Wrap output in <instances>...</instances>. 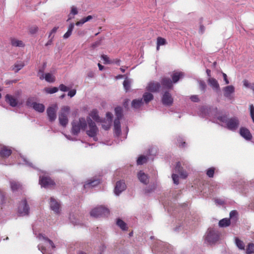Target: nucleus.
Returning a JSON list of instances; mask_svg holds the SVG:
<instances>
[{
  "label": "nucleus",
  "instance_id": "nucleus-1",
  "mask_svg": "<svg viewBox=\"0 0 254 254\" xmlns=\"http://www.w3.org/2000/svg\"><path fill=\"white\" fill-rule=\"evenodd\" d=\"M87 120L84 118H80L78 120L72 122V133L74 135L78 134L81 130H85L87 127Z\"/></svg>",
  "mask_w": 254,
  "mask_h": 254
},
{
  "label": "nucleus",
  "instance_id": "nucleus-2",
  "mask_svg": "<svg viewBox=\"0 0 254 254\" xmlns=\"http://www.w3.org/2000/svg\"><path fill=\"white\" fill-rule=\"evenodd\" d=\"M170 246L161 241H157L152 248V251L154 254H160L164 252L168 253Z\"/></svg>",
  "mask_w": 254,
  "mask_h": 254
},
{
  "label": "nucleus",
  "instance_id": "nucleus-3",
  "mask_svg": "<svg viewBox=\"0 0 254 254\" xmlns=\"http://www.w3.org/2000/svg\"><path fill=\"white\" fill-rule=\"evenodd\" d=\"M219 233L217 230L208 229L205 235V241L209 244H212L218 241Z\"/></svg>",
  "mask_w": 254,
  "mask_h": 254
},
{
  "label": "nucleus",
  "instance_id": "nucleus-4",
  "mask_svg": "<svg viewBox=\"0 0 254 254\" xmlns=\"http://www.w3.org/2000/svg\"><path fill=\"white\" fill-rule=\"evenodd\" d=\"M110 211L108 208L103 206H98L93 209L90 212L91 216L95 217L99 216H107L109 214Z\"/></svg>",
  "mask_w": 254,
  "mask_h": 254
},
{
  "label": "nucleus",
  "instance_id": "nucleus-5",
  "mask_svg": "<svg viewBox=\"0 0 254 254\" xmlns=\"http://www.w3.org/2000/svg\"><path fill=\"white\" fill-rule=\"evenodd\" d=\"M87 122L88 129L86 130V134L90 137L95 138L98 132L96 124L89 117L87 118Z\"/></svg>",
  "mask_w": 254,
  "mask_h": 254
},
{
  "label": "nucleus",
  "instance_id": "nucleus-6",
  "mask_svg": "<svg viewBox=\"0 0 254 254\" xmlns=\"http://www.w3.org/2000/svg\"><path fill=\"white\" fill-rule=\"evenodd\" d=\"M70 110L68 106L63 107L59 115L60 124L63 127H65L68 123L67 115Z\"/></svg>",
  "mask_w": 254,
  "mask_h": 254
},
{
  "label": "nucleus",
  "instance_id": "nucleus-7",
  "mask_svg": "<svg viewBox=\"0 0 254 254\" xmlns=\"http://www.w3.org/2000/svg\"><path fill=\"white\" fill-rule=\"evenodd\" d=\"M29 206L26 199H23L18 206V213L20 216L28 215L29 213Z\"/></svg>",
  "mask_w": 254,
  "mask_h": 254
},
{
  "label": "nucleus",
  "instance_id": "nucleus-8",
  "mask_svg": "<svg viewBox=\"0 0 254 254\" xmlns=\"http://www.w3.org/2000/svg\"><path fill=\"white\" fill-rule=\"evenodd\" d=\"M240 122L237 117L228 118L226 121L227 127L231 130H236L239 127Z\"/></svg>",
  "mask_w": 254,
  "mask_h": 254
},
{
  "label": "nucleus",
  "instance_id": "nucleus-9",
  "mask_svg": "<svg viewBox=\"0 0 254 254\" xmlns=\"http://www.w3.org/2000/svg\"><path fill=\"white\" fill-rule=\"evenodd\" d=\"M51 209L55 213L59 214L61 210V203L54 197H51L49 202Z\"/></svg>",
  "mask_w": 254,
  "mask_h": 254
},
{
  "label": "nucleus",
  "instance_id": "nucleus-10",
  "mask_svg": "<svg viewBox=\"0 0 254 254\" xmlns=\"http://www.w3.org/2000/svg\"><path fill=\"white\" fill-rule=\"evenodd\" d=\"M39 184L42 187L48 188L54 185V181L48 177H39Z\"/></svg>",
  "mask_w": 254,
  "mask_h": 254
},
{
  "label": "nucleus",
  "instance_id": "nucleus-11",
  "mask_svg": "<svg viewBox=\"0 0 254 254\" xmlns=\"http://www.w3.org/2000/svg\"><path fill=\"white\" fill-rule=\"evenodd\" d=\"M26 104L28 106L32 107L35 111L40 113H43L45 110V106L43 104L36 102L31 103L30 99L27 101Z\"/></svg>",
  "mask_w": 254,
  "mask_h": 254
},
{
  "label": "nucleus",
  "instance_id": "nucleus-12",
  "mask_svg": "<svg viewBox=\"0 0 254 254\" xmlns=\"http://www.w3.org/2000/svg\"><path fill=\"white\" fill-rule=\"evenodd\" d=\"M126 185L124 181H119L116 183V185L114 190L115 194L116 195H119L122 192L126 189Z\"/></svg>",
  "mask_w": 254,
  "mask_h": 254
},
{
  "label": "nucleus",
  "instance_id": "nucleus-13",
  "mask_svg": "<svg viewBox=\"0 0 254 254\" xmlns=\"http://www.w3.org/2000/svg\"><path fill=\"white\" fill-rule=\"evenodd\" d=\"M162 103L166 106H171L173 103V98L171 94L166 91L163 95L162 97Z\"/></svg>",
  "mask_w": 254,
  "mask_h": 254
},
{
  "label": "nucleus",
  "instance_id": "nucleus-14",
  "mask_svg": "<svg viewBox=\"0 0 254 254\" xmlns=\"http://www.w3.org/2000/svg\"><path fill=\"white\" fill-rule=\"evenodd\" d=\"M100 183L99 179L92 178L88 180L83 185L84 189H88L97 186Z\"/></svg>",
  "mask_w": 254,
  "mask_h": 254
},
{
  "label": "nucleus",
  "instance_id": "nucleus-15",
  "mask_svg": "<svg viewBox=\"0 0 254 254\" xmlns=\"http://www.w3.org/2000/svg\"><path fill=\"white\" fill-rule=\"evenodd\" d=\"M174 171L175 173H178L183 179H186L188 176L187 172L183 170L179 162L176 163Z\"/></svg>",
  "mask_w": 254,
  "mask_h": 254
},
{
  "label": "nucleus",
  "instance_id": "nucleus-16",
  "mask_svg": "<svg viewBox=\"0 0 254 254\" xmlns=\"http://www.w3.org/2000/svg\"><path fill=\"white\" fill-rule=\"evenodd\" d=\"M5 100L6 103L12 107H15L18 105V102L17 99L12 95L6 94L5 97Z\"/></svg>",
  "mask_w": 254,
  "mask_h": 254
},
{
  "label": "nucleus",
  "instance_id": "nucleus-17",
  "mask_svg": "<svg viewBox=\"0 0 254 254\" xmlns=\"http://www.w3.org/2000/svg\"><path fill=\"white\" fill-rule=\"evenodd\" d=\"M160 87L161 85L159 82L153 81L148 83L146 89L149 91L155 92H158Z\"/></svg>",
  "mask_w": 254,
  "mask_h": 254
},
{
  "label": "nucleus",
  "instance_id": "nucleus-18",
  "mask_svg": "<svg viewBox=\"0 0 254 254\" xmlns=\"http://www.w3.org/2000/svg\"><path fill=\"white\" fill-rule=\"evenodd\" d=\"M56 106L50 107L47 110V115L50 122H53L56 119Z\"/></svg>",
  "mask_w": 254,
  "mask_h": 254
},
{
  "label": "nucleus",
  "instance_id": "nucleus-19",
  "mask_svg": "<svg viewBox=\"0 0 254 254\" xmlns=\"http://www.w3.org/2000/svg\"><path fill=\"white\" fill-rule=\"evenodd\" d=\"M224 95L225 97L232 99L233 97L231 94L235 92V87L233 85H229L225 87L223 89Z\"/></svg>",
  "mask_w": 254,
  "mask_h": 254
},
{
  "label": "nucleus",
  "instance_id": "nucleus-20",
  "mask_svg": "<svg viewBox=\"0 0 254 254\" xmlns=\"http://www.w3.org/2000/svg\"><path fill=\"white\" fill-rule=\"evenodd\" d=\"M163 88L166 89H171L173 87L172 80L168 77H164L161 80Z\"/></svg>",
  "mask_w": 254,
  "mask_h": 254
},
{
  "label": "nucleus",
  "instance_id": "nucleus-21",
  "mask_svg": "<svg viewBox=\"0 0 254 254\" xmlns=\"http://www.w3.org/2000/svg\"><path fill=\"white\" fill-rule=\"evenodd\" d=\"M12 153L11 149L5 146H1L0 148V156L1 157H8Z\"/></svg>",
  "mask_w": 254,
  "mask_h": 254
},
{
  "label": "nucleus",
  "instance_id": "nucleus-22",
  "mask_svg": "<svg viewBox=\"0 0 254 254\" xmlns=\"http://www.w3.org/2000/svg\"><path fill=\"white\" fill-rule=\"evenodd\" d=\"M240 133L242 136L248 140H250L252 138V135L250 131L246 127H241L240 129Z\"/></svg>",
  "mask_w": 254,
  "mask_h": 254
},
{
  "label": "nucleus",
  "instance_id": "nucleus-23",
  "mask_svg": "<svg viewBox=\"0 0 254 254\" xmlns=\"http://www.w3.org/2000/svg\"><path fill=\"white\" fill-rule=\"evenodd\" d=\"M137 177L140 182L144 184H147L149 183L148 176L142 171H140L137 174Z\"/></svg>",
  "mask_w": 254,
  "mask_h": 254
},
{
  "label": "nucleus",
  "instance_id": "nucleus-24",
  "mask_svg": "<svg viewBox=\"0 0 254 254\" xmlns=\"http://www.w3.org/2000/svg\"><path fill=\"white\" fill-rule=\"evenodd\" d=\"M114 123L115 133L117 136H119L121 132L120 120L115 119Z\"/></svg>",
  "mask_w": 254,
  "mask_h": 254
},
{
  "label": "nucleus",
  "instance_id": "nucleus-25",
  "mask_svg": "<svg viewBox=\"0 0 254 254\" xmlns=\"http://www.w3.org/2000/svg\"><path fill=\"white\" fill-rule=\"evenodd\" d=\"M208 83L215 90H219L220 89L219 85L216 80V79L214 78H210L208 79Z\"/></svg>",
  "mask_w": 254,
  "mask_h": 254
},
{
  "label": "nucleus",
  "instance_id": "nucleus-26",
  "mask_svg": "<svg viewBox=\"0 0 254 254\" xmlns=\"http://www.w3.org/2000/svg\"><path fill=\"white\" fill-rule=\"evenodd\" d=\"M183 76V74L181 72H174L173 74L171 75V77L172 78V82L174 83L177 82L179 79L182 77Z\"/></svg>",
  "mask_w": 254,
  "mask_h": 254
},
{
  "label": "nucleus",
  "instance_id": "nucleus-27",
  "mask_svg": "<svg viewBox=\"0 0 254 254\" xmlns=\"http://www.w3.org/2000/svg\"><path fill=\"white\" fill-rule=\"evenodd\" d=\"M10 187L13 191L18 190L21 188V185L20 183L16 181L12 180L10 181Z\"/></svg>",
  "mask_w": 254,
  "mask_h": 254
},
{
  "label": "nucleus",
  "instance_id": "nucleus-28",
  "mask_svg": "<svg viewBox=\"0 0 254 254\" xmlns=\"http://www.w3.org/2000/svg\"><path fill=\"white\" fill-rule=\"evenodd\" d=\"M10 41L11 44L12 46L19 47H24L25 46V44L21 40H19L15 38H11Z\"/></svg>",
  "mask_w": 254,
  "mask_h": 254
},
{
  "label": "nucleus",
  "instance_id": "nucleus-29",
  "mask_svg": "<svg viewBox=\"0 0 254 254\" xmlns=\"http://www.w3.org/2000/svg\"><path fill=\"white\" fill-rule=\"evenodd\" d=\"M167 44L166 40L161 37H158L157 38V50L158 51L160 46L165 45Z\"/></svg>",
  "mask_w": 254,
  "mask_h": 254
},
{
  "label": "nucleus",
  "instance_id": "nucleus-30",
  "mask_svg": "<svg viewBox=\"0 0 254 254\" xmlns=\"http://www.w3.org/2000/svg\"><path fill=\"white\" fill-rule=\"evenodd\" d=\"M143 104L142 99H134L131 102V106L134 109H138Z\"/></svg>",
  "mask_w": 254,
  "mask_h": 254
},
{
  "label": "nucleus",
  "instance_id": "nucleus-31",
  "mask_svg": "<svg viewBox=\"0 0 254 254\" xmlns=\"http://www.w3.org/2000/svg\"><path fill=\"white\" fill-rule=\"evenodd\" d=\"M230 219L229 218H223L219 221V226L221 227H228L230 225Z\"/></svg>",
  "mask_w": 254,
  "mask_h": 254
},
{
  "label": "nucleus",
  "instance_id": "nucleus-32",
  "mask_svg": "<svg viewBox=\"0 0 254 254\" xmlns=\"http://www.w3.org/2000/svg\"><path fill=\"white\" fill-rule=\"evenodd\" d=\"M116 118L115 119L121 120L123 117V109L121 107H117L115 109Z\"/></svg>",
  "mask_w": 254,
  "mask_h": 254
},
{
  "label": "nucleus",
  "instance_id": "nucleus-33",
  "mask_svg": "<svg viewBox=\"0 0 254 254\" xmlns=\"http://www.w3.org/2000/svg\"><path fill=\"white\" fill-rule=\"evenodd\" d=\"M144 101L148 103L153 99V95L150 93L145 92L143 95Z\"/></svg>",
  "mask_w": 254,
  "mask_h": 254
},
{
  "label": "nucleus",
  "instance_id": "nucleus-34",
  "mask_svg": "<svg viewBox=\"0 0 254 254\" xmlns=\"http://www.w3.org/2000/svg\"><path fill=\"white\" fill-rule=\"evenodd\" d=\"M74 24L71 23L68 28L67 31L64 34L63 37L64 39H67L71 35L72 31L74 28Z\"/></svg>",
  "mask_w": 254,
  "mask_h": 254
},
{
  "label": "nucleus",
  "instance_id": "nucleus-35",
  "mask_svg": "<svg viewBox=\"0 0 254 254\" xmlns=\"http://www.w3.org/2000/svg\"><path fill=\"white\" fill-rule=\"evenodd\" d=\"M238 213L236 210H232L230 212V219L235 222L238 219Z\"/></svg>",
  "mask_w": 254,
  "mask_h": 254
},
{
  "label": "nucleus",
  "instance_id": "nucleus-36",
  "mask_svg": "<svg viewBox=\"0 0 254 254\" xmlns=\"http://www.w3.org/2000/svg\"><path fill=\"white\" fill-rule=\"evenodd\" d=\"M117 225L123 230H126L127 229L126 223L121 219H117Z\"/></svg>",
  "mask_w": 254,
  "mask_h": 254
},
{
  "label": "nucleus",
  "instance_id": "nucleus-37",
  "mask_svg": "<svg viewBox=\"0 0 254 254\" xmlns=\"http://www.w3.org/2000/svg\"><path fill=\"white\" fill-rule=\"evenodd\" d=\"M92 16L91 15H88L87 17H83L82 19H81L80 21H77L75 25L77 26H79L80 25L83 24L84 23L89 21L90 20L92 19Z\"/></svg>",
  "mask_w": 254,
  "mask_h": 254
},
{
  "label": "nucleus",
  "instance_id": "nucleus-38",
  "mask_svg": "<svg viewBox=\"0 0 254 254\" xmlns=\"http://www.w3.org/2000/svg\"><path fill=\"white\" fill-rule=\"evenodd\" d=\"M44 91L48 94H53L56 93L59 90V88L56 87L52 88L46 87L44 88Z\"/></svg>",
  "mask_w": 254,
  "mask_h": 254
},
{
  "label": "nucleus",
  "instance_id": "nucleus-39",
  "mask_svg": "<svg viewBox=\"0 0 254 254\" xmlns=\"http://www.w3.org/2000/svg\"><path fill=\"white\" fill-rule=\"evenodd\" d=\"M90 117L95 121H98L99 120L98 111L97 110H93L90 113Z\"/></svg>",
  "mask_w": 254,
  "mask_h": 254
},
{
  "label": "nucleus",
  "instance_id": "nucleus-40",
  "mask_svg": "<svg viewBox=\"0 0 254 254\" xmlns=\"http://www.w3.org/2000/svg\"><path fill=\"white\" fill-rule=\"evenodd\" d=\"M131 81L127 79H126L123 82L124 87L126 92H127L130 88Z\"/></svg>",
  "mask_w": 254,
  "mask_h": 254
},
{
  "label": "nucleus",
  "instance_id": "nucleus-41",
  "mask_svg": "<svg viewBox=\"0 0 254 254\" xmlns=\"http://www.w3.org/2000/svg\"><path fill=\"white\" fill-rule=\"evenodd\" d=\"M45 79L49 82H54L55 81V77L50 73L45 74Z\"/></svg>",
  "mask_w": 254,
  "mask_h": 254
},
{
  "label": "nucleus",
  "instance_id": "nucleus-42",
  "mask_svg": "<svg viewBox=\"0 0 254 254\" xmlns=\"http://www.w3.org/2000/svg\"><path fill=\"white\" fill-rule=\"evenodd\" d=\"M247 254H251L254 253V244L250 243L246 249Z\"/></svg>",
  "mask_w": 254,
  "mask_h": 254
},
{
  "label": "nucleus",
  "instance_id": "nucleus-43",
  "mask_svg": "<svg viewBox=\"0 0 254 254\" xmlns=\"http://www.w3.org/2000/svg\"><path fill=\"white\" fill-rule=\"evenodd\" d=\"M235 243L237 246L241 250H244L245 245L243 241L238 238L235 239Z\"/></svg>",
  "mask_w": 254,
  "mask_h": 254
},
{
  "label": "nucleus",
  "instance_id": "nucleus-44",
  "mask_svg": "<svg viewBox=\"0 0 254 254\" xmlns=\"http://www.w3.org/2000/svg\"><path fill=\"white\" fill-rule=\"evenodd\" d=\"M178 143L177 145L179 147H185L186 146V142L184 141V140L182 138H179L177 139Z\"/></svg>",
  "mask_w": 254,
  "mask_h": 254
},
{
  "label": "nucleus",
  "instance_id": "nucleus-45",
  "mask_svg": "<svg viewBox=\"0 0 254 254\" xmlns=\"http://www.w3.org/2000/svg\"><path fill=\"white\" fill-rule=\"evenodd\" d=\"M215 169L214 168H210L206 171V175L210 178H212L214 176Z\"/></svg>",
  "mask_w": 254,
  "mask_h": 254
},
{
  "label": "nucleus",
  "instance_id": "nucleus-46",
  "mask_svg": "<svg viewBox=\"0 0 254 254\" xmlns=\"http://www.w3.org/2000/svg\"><path fill=\"white\" fill-rule=\"evenodd\" d=\"M101 58L104 61V64H110L112 63V62L110 60L109 58L106 55H104V54L102 55Z\"/></svg>",
  "mask_w": 254,
  "mask_h": 254
},
{
  "label": "nucleus",
  "instance_id": "nucleus-47",
  "mask_svg": "<svg viewBox=\"0 0 254 254\" xmlns=\"http://www.w3.org/2000/svg\"><path fill=\"white\" fill-rule=\"evenodd\" d=\"M172 179H173L174 183L176 185H178L179 183V179L178 175L177 174H175V173H173L172 174Z\"/></svg>",
  "mask_w": 254,
  "mask_h": 254
},
{
  "label": "nucleus",
  "instance_id": "nucleus-48",
  "mask_svg": "<svg viewBox=\"0 0 254 254\" xmlns=\"http://www.w3.org/2000/svg\"><path fill=\"white\" fill-rule=\"evenodd\" d=\"M198 83H199V86L200 89L202 91H204L206 89V85L205 82L202 80H200L198 82Z\"/></svg>",
  "mask_w": 254,
  "mask_h": 254
},
{
  "label": "nucleus",
  "instance_id": "nucleus-49",
  "mask_svg": "<svg viewBox=\"0 0 254 254\" xmlns=\"http://www.w3.org/2000/svg\"><path fill=\"white\" fill-rule=\"evenodd\" d=\"M24 66L23 64H14V67L13 69L15 70V72H17L19 70H20Z\"/></svg>",
  "mask_w": 254,
  "mask_h": 254
},
{
  "label": "nucleus",
  "instance_id": "nucleus-50",
  "mask_svg": "<svg viewBox=\"0 0 254 254\" xmlns=\"http://www.w3.org/2000/svg\"><path fill=\"white\" fill-rule=\"evenodd\" d=\"M38 30V27L36 25L31 26L29 28V32L32 34H35Z\"/></svg>",
  "mask_w": 254,
  "mask_h": 254
},
{
  "label": "nucleus",
  "instance_id": "nucleus-51",
  "mask_svg": "<svg viewBox=\"0 0 254 254\" xmlns=\"http://www.w3.org/2000/svg\"><path fill=\"white\" fill-rule=\"evenodd\" d=\"M5 202V195L2 191L0 190V204H3Z\"/></svg>",
  "mask_w": 254,
  "mask_h": 254
},
{
  "label": "nucleus",
  "instance_id": "nucleus-52",
  "mask_svg": "<svg viewBox=\"0 0 254 254\" xmlns=\"http://www.w3.org/2000/svg\"><path fill=\"white\" fill-rule=\"evenodd\" d=\"M157 152L156 149L154 147H150L148 150L147 154L150 155H155Z\"/></svg>",
  "mask_w": 254,
  "mask_h": 254
},
{
  "label": "nucleus",
  "instance_id": "nucleus-53",
  "mask_svg": "<svg viewBox=\"0 0 254 254\" xmlns=\"http://www.w3.org/2000/svg\"><path fill=\"white\" fill-rule=\"evenodd\" d=\"M250 109L251 117L253 120V122L254 123V106L253 104L250 105Z\"/></svg>",
  "mask_w": 254,
  "mask_h": 254
},
{
  "label": "nucleus",
  "instance_id": "nucleus-54",
  "mask_svg": "<svg viewBox=\"0 0 254 254\" xmlns=\"http://www.w3.org/2000/svg\"><path fill=\"white\" fill-rule=\"evenodd\" d=\"M22 161H23V163H22L23 164L25 165L26 166H27L28 167H31V168H34V169L36 168L33 166L32 163L29 162L28 160L24 159V160H22Z\"/></svg>",
  "mask_w": 254,
  "mask_h": 254
},
{
  "label": "nucleus",
  "instance_id": "nucleus-55",
  "mask_svg": "<svg viewBox=\"0 0 254 254\" xmlns=\"http://www.w3.org/2000/svg\"><path fill=\"white\" fill-rule=\"evenodd\" d=\"M59 89L61 91L66 92L69 90V88L63 84H61L59 86Z\"/></svg>",
  "mask_w": 254,
  "mask_h": 254
},
{
  "label": "nucleus",
  "instance_id": "nucleus-56",
  "mask_svg": "<svg viewBox=\"0 0 254 254\" xmlns=\"http://www.w3.org/2000/svg\"><path fill=\"white\" fill-rule=\"evenodd\" d=\"M106 117L107 118L108 122H109V123H112L113 117L112 114L110 112H107L106 113Z\"/></svg>",
  "mask_w": 254,
  "mask_h": 254
},
{
  "label": "nucleus",
  "instance_id": "nucleus-57",
  "mask_svg": "<svg viewBox=\"0 0 254 254\" xmlns=\"http://www.w3.org/2000/svg\"><path fill=\"white\" fill-rule=\"evenodd\" d=\"M244 85L248 88H250L251 89H252V87L254 85V83H249L247 80H245L243 81Z\"/></svg>",
  "mask_w": 254,
  "mask_h": 254
},
{
  "label": "nucleus",
  "instance_id": "nucleus-58",
  "mask_svg": "<svg viewBox=\"0 0 254 254\" xmlns=\"http://www.w3.org/2000/svg\"><path fill=\"white\" fill-rule=\"evenodd\" d=\"M78 13V11L76 7L72 6L71 7V11L70 14L73 15H76Z\"/></svg>",
  "mask_w": 254,
  "mask_h": 254
},
{
  "label": "nucleus",
  "instance_id": "nucleus-59",
  "mask_svg": "<svg viewBox=\"0 0 254 254\" xmlns=\"http://www.w3.org/2000/svg\"><path fill=\"white\" fill-rule=\"evenodd\" d=\"M215 202L218 205H223L225 203L224 201L221 198H217L215 199Z\"/></svg>",
  "mask_w": 254,
  "mask_h": 254
},
{
  "label": "nucleus",
  "instance_id": "nucleus-60",
  "mask_svg": "<svg viewBox=\"0 0 254 254\" xmlns=\"http://www.w3.org/2000/svg\"><path fill=\"white\" fill-rule=\"evenodd\" d=\"M190 99L192 102H198L199 99L197 95H192L190 97Z\"/></svg>",
  "mask_w": 254,
  "mask_h": 254
},
{
  "label": "nucleus",
  "instance_id": "nucleus-61",
  "mask_svg": "<svg viewBox=\"0 0 254 254\" xmlns=\"http://www.w3.org/2000/svg\"><path fill=\"white\" fill-rule=\"evenodd\" d=\"M76 92V91L75 89H72L68 92V96H70V97H72L75 95Z\"/></svg>",
  "mask_w": 254,
  "mask_h": 254
},
{
  "label": "nucleus",
  "instance_id": "nucleus-62",
  "mask_svg": "<svg viewBox=\"0 0 254 254\" xmlns=\"http://www.w3.org/2000/svg\"><path fill=\"white\" fill-rule=\"evenodd\" d=\"M147 160H137V165H140L147 162Z\"/></svg>",
  "mask_w": 254,
  "mask_h": 254
},
{
  "label": "nucleus",
  "instance_id": "nucleus-63",
  "mask_svg": "<svg viewBox=\"0 0 254 254\" xmlns=\"http://www.w3.org/2000/svg\"><path fill=\"white\" fill-rule=\"evenodd\" d=\"M228 119L225 116H220L218 118V120L226 124V121Z\"/></svg>",
  "mask_w": 254,
  "mask_h": 254
},
{
  "label": "nucleus",
  "instance_id": "nucleus-64",
  "mask_svg": "<svg viewBox=\"0 0 254 254\" xmlns=\"http://www.w3.org/2000/svg\"><path fill=\"white\" fill-rule=\"evenodd\" d=\"M222 75H223L224 80L225 81L226 84H229V81L228 79H227V76L226 74L223 72Z\"/></svg>",
  "mask_w": 254,
  "mask_h": 254
}]
</instances>
